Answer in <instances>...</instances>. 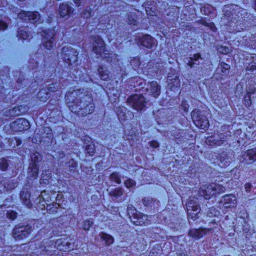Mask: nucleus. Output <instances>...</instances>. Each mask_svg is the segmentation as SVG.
Segmentation results:
<instances>
[{"mask_svg": "<svg viewBox=\"0 0 256 256\" xmlns=\"http://www.w3.org/2000/svg\"><path fill=\"white\" fill-rule=\"evenodd\" d=\"M149 218L148 215L136 212L134 214H132V216H131L130 218L132 222L136 226H146L150 224Z\"/></svg>", "mask_w": 256, "mask_h": 256, "instance_id": "nucleus-13", "label": "nucleus"}, {"mask_svg": "<svg viewBox=\"0 0 256 256\" xmlns=\"http://www.w3.org/2000/svg\"><path fill=\"white\" fill-rule=\"evenodd\" d=\"M128 102L134 109L139 111L145 107L146 100L142 94H134L130 96Z\"/></svg>", "mask_w": 256, "mask_h": 256, "instance_id": "nucleus-11", "label": "nucleus"}, {"mask_svg": "<svg viewBox=\"0 0 256 256\" xmlns=\"http://www.w3.org/2000/svg\"><path fill=\"white\" fill-rule=\"evenodd\" d=\"M254 92H248L244 98V104L246 106L249 107L252 104L251 96Z\"/></svg>", "mask_w": 256, "mask_h": 256, "instance_id": "nucleus-44", "label": "nucleus"}, {"mask_svg": "<svg viewBox=\"0 0 256 256\" xmlns=\"http://www.w3.org/2000/svg\"><path fill=\"white\" fill-rule=\"evenodd\" d=\"M125 186L129 188L134 186L136 185V182L132 179H128L124 182Z\"/></svg>", "mask_w": 256, "mask_h": 256, "instance_id": "nucleus-52", "label": "nucleus"}, {"mask_svg": "<svg viewBox=\"0 0 256 256\" xmlns=\"http://www.w3.org/2000/svg\"><path fill=\"white\" fill-rule=\"evenodd\" d=\"M9 164L8 160L5 158L0 160V168L2 171H6L8 169Z\"/></svg>", "mask_w": 256, "mask_h": 256, "instance_id": "nucleus-47", "label": "nucleus"}, {"mask_svg": "<svg viewBox=\"0 0 256 256\" xmlns=\"http://www.w3.org/2000/svg\"><path fill=\"white\" fill-rule=\"evenodd\" d=\"M176 256H188V255L185 250H182L176 252Z\"/></svg>", "mask_w": 256, "mask_h": 256, "instance_id": "nucleus-64", "label": "nucleus"}, {"mask_svg": "<svg viewBox=\"0 0 256 256\" xmlns=\"http://www.w3.org/2000/svg\"><path fill=\"white\" fill-rule=\"evenodd\" d=\"M18 106L20 109V112H22V114L28 110V107L26 105H20Z\"/></svg>", "mask_w": 256, "mask_h": 256, "instance_id": "nucleus-60", "label": "nucleus"}, {"mask_svg": "<svg viewBox=\"0 0 256 256\" xmlns=\"http://www.w3.org/2000/svg\"><path fill=\"white\" fill-rule=\"evenodd\" d=\"M6 217L11 220H14L17 217V213L14 211H8Z\"/></svg>", "mask_w": 256, "mask_h": 256, "instance_id": "nucleus-55", "label": "nucleus"}, {"mask_svg": "<svg viewBox=\"0 0 256 256\" xmlns=\"http://www.w3.org/2000/svg\"><path fill=\"white\" fill-rule=\"evenodd\" d=\"M110 196L118 200V202H122L124 200L122 196L124 195V190L122 188L119 187L112 189L109 192Z\"/></svg>", "mask_w": 256, "mask_h": 256, "instance_id": "nucleus-23", "label": "nucleus"}, {"mask_svg": "<svg viewBox=\"0 0 256 256\" xmlns=\"http://www.w3.org/2000/svg\"><path fill=\"white\" fill-rule=\"evenodd\" d=\"M100 238L104 241L106 246H110L114 242L113 237L105 232H102L100 234Z\"/></svg>", "mask_w": 256, "mask_h": 256, "instance_id": "nucleus-30", "label": "nucleus"}, {"mask_svg": "<svg viewBox=\"0 0 256 256\" xmlns=\"http://www.w3.org/2000/svg\"><path fill=\"white\" fill-rule=\"evenodd\" d=\"M40 60H43V56L41 55L40 54L37 53L34 55L32 56L30 58V63L34 64V66H30L32 68V70L36 68L40 61Z\"/></svg>", "mask_w": 256, "mask_h": 256, "instance_id": "nucleus-28", "label": "nucleus"}, {"mask_svg": "<svg viewBox=\"0 0 256 256\" xmlns=\"http://www.w3.org/2000/svg\"><path fill=\"white\" fill-rule=\"evenodd\" d=\"M133 81L136 82V84H134V86L138 87L136 88V89L140 90L141 88L142 89L144 88V87L142 86L144 82V80L140 79V78H134Z\"/></svg>", "mask_w": 256, "mask_h": 256, "instance_id": "nucleus-46", "label": "nucleus"}, {"mask_svg": "<svg viewBox=\"0 0 256 256\" xmlns=\"http://www.w3.org/2000/svg\"><path fill=\"white\" fill-rule=\"evenodd\" d=\"M42 160V156L38 152L33 153L31 156V161L30 164H36Z\"/></svg>", "mask_w": 256, "mask_h": 256, "instance_id": "nucleus-40", "label": "nucleus"}, {"mask_svg": "<svg viewBox=\"0 0 256 256\" xmlns=\"http://www.w3.org/2000/svg\"><path fill=\"white\" fill-rule=\"evenodd\" d=\"M237 203L236 196L232 194H226L222 196L220 201V204L226 208L234 207Z\"/></svg>", "mask_w": 256, "mask_h": 256, "instance_id": "nucleus-17", "label": "nucleus"}, {"mask_svg": "<svg viewBox=\"0 0 256 256\" xmlns=\"http://www.w3.org/2000/svg\"><path fill=\"white\" fill-rule=\"evenodd\" d=\"M30 127L29 122L24 118H18L10 124V128L14 132H22Z\"/></svg>", "mask_w": 256, "mask_h": 256, "instance_id": "nucleus-12", "label": "nucleus"}, {"mask_svg": "<svg viewBox=\"0 0 256 256\" xmlns=\"http://www.w3.org/2000/svg\"><path fill=\"white\" fill-rule=\"evenodd\" d=\"M69 168L70 172H75L76 170L78 167V164L76 162H75L73 159H72L69 162Z\"/></svg>", "mask_w": 256, "mask_h": 256, "instance_id": "nucleus-50", "label": "nucleus"}, {"mask_svg": "<svg viewBox=\"0 0 256 256\" xmlns=\"http://www.w3.org/2000/svg\"><path fill=\"white\" fill-rule=\"evenodd\" d=\"M46 210L50 214H54L58 212L60 208V204L58 202H53L50 204H47Z\"/></svg>", "mask_w": 256, "mask_h": 256, "instance_id": "nucleus-32", "label": "nucleus"}, {"mask_svg": "<svg viewBox=\"0 0 256 256\" xmlns=\"http://www.w3.org/2000/svg\"><path fill=\"white\" fill-rule=\"evenodd\" d=\"M50 97V92L46 89H42L38 94V98L40 102H46Z\"/></svg>", "mask_w": 256, "mask_h": 256, "instance_id": "nucleus-29", "label": "nucleus"}, {"mask_svg": "<svg viewBox=\"0 0 256 256\" xmlns=\"http://www.w3.org/2000/svg\"><path fill=\"white\" fill-rule=\"evenodd\" d=\"M42 36V45L46 50H50L53 48L54 34L52 30L43 31Z\"/></svg>", "mask_w": 256, "mask_h": 256, "instance_id": "nucleus-18", "label": "nucleus"}, {"mask_svg": "<svg viewBox=\"0 0 256 256\" xmlns=\"http://www.w3.org/2000/svg\"><path fill=\"white\" fill-rule=\"evenodd\" d=\"M18 17L25 22H30L35 24L40 22V15L37 12H30L22 10L18 14Z\"/></svg>", "mask_w": 256, "mask_h": 256, "instance_id": "nucleus-10", "label": "nucleus"}, {"mask_svg": "<svg viewBox=\"0 0 256 256\" xmlns=\"http://www.w3.org/2000/svg\"><path fill=\"white\" fill-rule=\"evenodd\" d=\"M74 8L68 3L63 2L60 4L58 9V12L60 17L68 19L69 18L70 16L73 13Z\"/></svg>", "mask_w": 256, "mask_h": 256, "instance_id": "nucleus-20", "label": "nucleus"}, {"mask_svg": "<svg viewBox=\"0 0 256 256\" xmlns=\"http://www.w3.org/2000/svg\"><path fill=\"white\" fill-rule=\"evenodd\" d=\"M66 104L71 112L78 116H85L93 113L95 105L92 96L81 90L68 92L65 96Z\"/></svg>", "mask_w": 256, "mask_h": 256, "instance_id": "nucleus-1", "label": "nucleus"}, {"mask_svg": "<svg viewBox=\"0 0 256 256\" xmlns=\"http://www.w3.org/2000/svg\"><path fill=\"white\" fill-rule=\"evenodd\" d=\"M128 22L129 24L133 25L134 29H138V27L137 26V16L134 14H130L128 15Z\"/></svg>", "mask_w": 256, "mask_h": 256, "instance_id": "nucleus-37", "label": "nucleus"}, {"mask_svg": "<svg viewBox=\"0 0 256 256\" xmlns=\"http://www.w3.org/2000/svg\"><path fill=\"white\" fill-rule=\"evenodd\" d=\"M92 12V9L88 7V8H86V9L84 12L82 13V16L84 17V18H89L91 16Z\"/></svg>", "mask_w": 256, "mask_h": 256, "instance_id": "nucleus-56", "label": "nucleus"}, {"mask_svg": "<svg viewBox=\"0 0 256 256\" xmlns=\"http://www.w3.org/2000/svg\"><path fill=\"white\" fill-rule=\"evenodd\" d=\"M8 184L7 186H4V188H6L7 190H12L17 186V184L14 182L12 180H8Z\"/></svg>", "mask_w": 256, "mask_h": 256, "instance_id": "nucleus-57", "label": "nucleus"}, {"mask_svg": "<svg viewBox=\"0 0 256 256\" xmlns=\"http://www.w3.org/2000/svg\"><path fill=\"white\" fill-rule=\"evenodd\" d=\"M192 118L194 124L203 130H206L209 128V122L207 118L202 114V112L197 108L191 112Z\"/></svg>", "mask_w": 256, "mask_h": 256, "instance_id": "nucleus-6", "label": "nucleus"}, {"mask_svg": "<svg viewBox=\"0 0 256 256\" xmlns=\"http://www.w3.org/2000/svg\"><path fill=\"white\" fill-rule=\"evenodd\" d=\"M171 76H168V81L170 84H172V86L178 87L180 86V81L178 76H176L174 78H170Z\"/></svg>", "mask_w": 256, "mask_h": 256, "instance_id": "nucleus-42", "label": "nucleus"}, {"mask_svg": "<svg viewBox=\"0 0 256 256\" xmlns=\"http://www.w3.org/2000/svg\"><path fill=\"white\" fill-rule=\"evenodd\" d=\"M62 58L65 64L68 66H75L78 61V52L70 46H64L62 49Z\"/></svg>", "mask_w": 256, "mask_h": 256, "instance_id": "nucleus-3", "label": "nucleus"}, {"mask_svg": "<svg viewBox=\"0 0 256 256\" xmlns=\"http://www.w3.org/2000/svg\"><path fill=\"white\" fill-rule=\"evenodd\" d=\"M85 149L86 154H88L90 156H92L95 154L94 146L92 142L86 145Z\"/></svg>", "mask_w": 256, "mask_h": 256, "instance_id": "nucleus-43", "label": "nucleus"}, {"mask_svg": "<svg viewBox=\"0 0 256 256\" xmlns=\"http://www.w3.org/2000/svg\"><path fill=\"white\" fill-rule=\"evenodd\" d=\"M38 166L36 164H30L28 169V176L36 179L38 174Z\"/></svg>", "mask_w": 256, "mask_h": 256, "instance_id": "nucleus-26", "label": "nucleus"}, {"mask_svg": "<svg viewBox=\"0 0 256 256\" xmlns=\"http://www.w3.org/2000/svg\"><path fill=\"white\" fill-rule=\"evenodd\" d=\"M213 10V7L210 5H206L201 8L200 12L202 14L208 16Z\"/></svg>", "mask_w": 256, "mask_h": 256, "instance_id": "nucleus-41", "label": "nucleus"}, {"mask_svg": "<svg viewBox=\"0 0 256 256\" xmlns=\"http://www.w3.org/2000/svg\"><path fill=\"white\" fill-rule=\"evenodd\" d=\"M38 200L39 201L38 204V207L42 210H44L46 208V204H48V202H44V200Z\"/></svg>", "mask_w": 256, "mask_h": 256, "instance_id": "nucleus-58", "label": "nucleus"}, {"mask_svg": "<svg viewBox=\"0 0 256 256\" xmlns=\"http://www.w3.org/2000/svg\"><path fill=\"white\" fill-rule=\"evenodd\" d=\"M142 203L145 206L156 208L159 206L160 202L158 200L154 199L151 197H146L143 198Z\"/></svg>", "mask_w": 256, "mask_h": 256, "instance_id": "nucleus-25", "label": "nucleus"}, {"mask_svg": "<svg viewBox=\"0 0 256 256\" xmlns=\"http://www.w3.org/2000/svg\"><path fill=\"white\" fill-rule=\"evenodd\" d=\"M18 36L22 40H30V39L32 38V34L24 30L20 29H19V30L18 31Z\"/></svg>", "mask_w": 256, "mask_h": 256, "instance_id": "nucleus-34", "label": "nucleus"}, {"mask_svg": "<svg viewBox=\"0 0 256 256\" xmlns=\"http://www.w3.org/2000/svg\"><path fill=\"white\" fill-rule=\"evenodd\" d=\"M256 160V147L244 152L240 158V161L244 164H250Z\"/></svg>", "mask_w": 256, "mask_h": 256, "instance_id": "nucleus-15", "label": "nucleus"}, {"mask_svg": "<svg viewBox=\"0 0 256 256\" xmlns=\"http://www.w3.org/2000/svg\"><path fill=\"white\" fill-rule=\"evenodd\" d=\"M209 230H210L204 228H192L190 230L188 235L196 240H198L203 237Z\"/></svg>", "mask_w": 256, "mask_h": 256, "instance_id": "nucleus-22", "label": "nucleus"}, {"mask_svg": "<svg viewBox=\"0 0 256 256\" xmlns=\"http://www.w3.org/2000/svg\"><path fill=\"white\" fill-rule=\"evenodd\" d=\"M8 146L10 148H15L22 144V140L17 138H12L8 140Z\"/></svg>", "mask_w": 256, "mask_h": 256, "instance_id": "nucleus-36", "label": "nucleus"}, {"mask_svg": "<svg viewBox=\"0 0 256 256\" xmlns=\"http://www.w3.org/2000/svg\"><path fill=\"white\" fill-rule=\"evenodd\" d=\"M144 85L146 87L144 91L146 92V94L155 98L160 96L161 90L160 86L156 82L152 81L146 84H144Z\"/></svg>", "mask_w": 256, "mask_h": 256, "instance_id": "nucleus-14", "label": "nucleus"}, {"mask_svg": "<svg viewBox=\"0 0 256 256\" xmlns=\"http://www.w3.org/2000/svg\"><path fill=\"white\" fill-rule=\"evenodd\" d=\"M30 194L26 190H23L21 191L20 194V199L22 202V203L26 205L28 208H30L32 206V204L30 201Z\"/></svg>", "mask_w": 256, "mask_h": 256, "instance_id": "nucleus-24", "label": "nucleus"}, {"mask_svg": "<svg viewBox=\"0 0 256 256\" xmlns=\"http://www.w3.org/2000/svg\"><path fill=\"white\" fill-rule=\"evenodd\" d=\"M150 146L153 148H158L159 147L160 144L156 140H152L148 142Z\"/></svg>", "mask_w": 256, "mask_h": 256, "instance_id": "nucleus-61", "label": "nucleus"}, {"mask_svg": "<svg viewBox=\"0 0 256 256\" xmlns=\"http://www.w3.org/2000/svg\"><path fill=\"white\" fill-rule=\"evenodd\" d=\"M226 188L216 183H212L200 188V193L206 199H209L212 196L224 192Z\"/></svg>", "mask_w": 256, "mask_h": 256, "instance_id": "nucleus-5", "label": "nucleus"}, {"mask_svg": "<svg viewBox=\"0 0 256 256\" xmlns=\"http://www.w3.org/2000/svg\"><path fill=\"white\" fill-rule=\"evenodd\" d=\"M92 52L97 55L104 57L103 55L106 54V46L103 40L99 36H94L92 37Z\"/></svg>", "mask_w": 256, "mask_h": 256, "instance_id": "nucleus-9", "label": "nucleus"}, {"mask_svg": "<svg viewBox=\"0 0 256 256\" xmlns=\"http://www.w3.org/2000/svg\"><path fill=\"white\" fill-rule=\"evenodd\" d=\"M55 192L52 194V192L48 193L46 191L44 190L41 192L40 196H39L38 200H44L45 202H50L52 200V198H55Z\"/></svg>", "mask_w": 256, "mask_h": 256, "instance_id": "nucleus-27", "label": "nucleus"}, {"mask_svg": "<svg viewBox=\"0 0 256 256\" xmlns=\"http://www.w3.org/2000/svg\"><path fill=\"white\" fill-rule=\"evenodd\" d=\"M224 16L231 22H238L240 19L246 18L248 12L246 10L236 4L225 5L223 8Z\"/></svg>", "mask_w": 256, "mask_h": 256, "instance_id": "nucleus-2", "label": "nucleus"}, {"mask_svg": "<svg viewBox=\"0 0 256 256\" xmlns=\"http://www.w3.org/2000/svg\"><path fill=\"white\" fill-rule=\"evenodd\" d=\"M58 89V84L57 83L50 84L48 87V90L50 92H56Z\"/></svg>", "mask_w": 256, "mask_h": 256, "instance_id": "nucleus-51", "label": "nucleus"}, {"mask_svg": "<svg viewBox=\"0 0 256 256\" xmlns=\"http://www.w3.org/2000/svg\"><path fill=\"white\" fill-rule=\"evenodd\" d=\"M8 24L4 21L0 20V30H4L8 28Z\"/></svg>", "mask_w": 256, "mask_h": 256, "instance_id": "nucleus-62", "label": "nucleus"}, {"mask_svg": "<svg viewBox=\"0 0 256 256\" xmlns=\"http://www.w3.org/2000/svg\"><path fill=\"white\" fill-rule=\"evenodd\" d=\"M110 180L118 184H121L120 176L116 172H114L110 175Z\"/></svg>", "mask_w": 256, "mask_h": 256, "instance_id": "nucleus-39", "label": "nucleus"}, {"mask_svg": "<svg viewBox=\"0 0 256 256\" xmlns=\"http://www.w3.org/2000/svg\"><path fill=\"white\" fill-rule=\"evenodd\" d=\"M70 240L68 238L58 239L55 242L54 246L60 250L64 252L70 251L74 248L71 242H70Z\"/></svg>", "mask_w": 256, "mask_h": 256, "instance_id": "nucleus-16", "label": "nucleus"}, {"mask_svg": "<svg viewBox=\"0 0 256 256\" xmlns=\"http://www.w3.org/2000/svg\"><path fill=\"white\" fill-rule=\"evenodd\" d=\"M126 109L124 107L119 106L116 108V112L120 122L125 120L126 118Z\"/></svg>", "mask_w": 256, "mask_h": 256, "instance_id": "nucleus-35", "label": "nucleus"}, {"mask_svg": "<svg viewBox=\"0 0 256 256\" xmlns=\"http://www.w3.org/2000/svg\"><path fill=\"white\" fill-rule=\"evenodd\" d=\"M98 72L102 80H108L109 78V74L106 68L102 66H100L98 68Z\"/></svg>", "mask_w": 256, "mask_h": 256, "instance_id": "nucleus-33", "label": "nucleus"}, {"mask_svg": "<svg viewBox=\"0 0 256 256\" xmlns=\"http://www.w3.org/2000/svg\"><path fill=\"white\" fill-rule=\"evenodd\" d=\"M138 212L132 204H128L127 208V212L129 216V218L131 216H132V214H134V212Z\"/></svg>", "mask_w": 256, "mask_h": 256, "instance_id": "nucleus-53", "label": "nucleus"}, {"mask_svg": "<svg viewBox=\"0 0 256 256\" xmlns=\"http://www.w3.org/2000/svg\"><path fill=\"white\" fill-rule=\"evenodd\" d=\"M93 222L90 220H84L83 222L82 227L84 230H88L92 226Z\"/></svg>", "mask_w": 256, "mask_h": 256, "instance_id": "nucleus-49", "label": "nucleus"}, {"mask_svg": "<svg viewBox=\"0 0 256 256\" xmlns=\"http://www.w3.org/2000/svg\"><path fill=\"white\" fill-rule=\"evenodd\" d=\"M219 213V212L215 208L212 207L209 208L207 216L209 218H214L218 216Z\"/></svg>", "mask_w": 256, "mask_h": 256, "instance_id": "nucleus-48", "label": "nucleus"}, {"mask_svg": "<svg viewBox=\"0 0 256 256\" xmlns=\"http://www.w3.org/2000/svg\"><path fill=\"white\" fill-rule=\"evenodd\" d=\"M188 218L195 220L198 218L200 211L198 199L196 197H190L186 204Z\"/></svg>", "mask_w": 256, "mask_h": 256, "instance_id": "nucleus-4", "label": "nucleus"}, {"mask_svg": "<svg viewBox=\"0 0 256 256\" xmlns=\"http://www.w3.org/2000/svg\"><path fill=\"white\" fill-rule=\"evenodd\" d=\"M220 160L222 164V166H224L228 165L230 162V159L228 156H226L223 160L221 158Z\"/></svg>", "mask_w": 256, "mask_h": 256, "instance_id": "nucleus-59", "label": "nucleus"}, {"mask_svg": "<svg viewBox=\"0 0 256 256\" xmlns=\"http://www.w3.org/2000/svg\"><path fill=\"white\" fill-rule=\"evenodd\" d=\"M230 66L224 62H220L216 70V74L220 75V78L226 77L229 74Z\"/></svg>", "mask_w": 256, "mask_h": 256, "instance_id": "nucleus-21", "label": "nucleus"}, {"mask_svg": "<svg viewBox=\"0 0 256 256\" xmlns=\"http://www.w3.org/2000/svg\"><path fill=\"white\" fill-rule=\"evenodd\" d=\"M138 42L140 45L142 46L148 48H151L155 45L156 41V39L150 35L146 34L142 37L138 38Z\"/></svg>", "mask_w": 256, "mask_h": 256, "instance_id": "nucleus-19", "label": "nucleus"}, {"mask_svg": "<svg viewBox=\"0 0 256 256\" xmlns=\"http://www.w3.org/2000/svg\"><path fill=\"white\" fill-rule=\"evenodd\" d=\"M188 58L195 62H200V60H203V58L202 57L200 54L199 52L194 54L192 56H189Z\"/></svg>", "mask_w": 256, "mask_h": 256, "instance_id": "nucleus-45", "label": "nucleus"}, {"mask_svg": "<svg viewBox=\"0 0 256 256\" xmlns=\"http://www.w3.org/2000/svg\"><path fill=\"white\" fill-rule=\"evenodd\" d=\"M51 178V173L49 170H44L42 174L40 182L46 183L48 182V180Z\"/></svg>", "mask_w": 256, "mask_h": 256, "instance_id": "nucleus-38", "label": "nucleus"}, {"mask_svg": "<svg viewBox=\"0 0 256 256\" xmlns=\"http://www.w3.org/2000/svg\"><path fill=\"white\" fill-rule=\"evenodd\" d=\"M160 253L156 252V248H152L149 254V256H160Z\"/></svg>", "mask_w": 256, "mask_h": 256, "instance_id": "nucleus-63", "label": "nucleus"}, {"mask_svg": "<svg viewBox=\"0 0 256 256\" xmlns=\"http://www.w3.org/2000/svg\"><path fill=\"white\" fill-rule=\"evenodd\" d=\"M20 109L18 106H16L14 108L7 110L4 112V115L6 116H16L22 114V112H20Z\"/></svg>", "mask_w": 256, "mask_h": 256, "instance_id": "nucleus-31", "label": "nucleus"}, {"mask_svg": "<svg viewBox=\"0 0 256 256\" xmlns=\"http://www.w3.org/2000/svg\"><path fill=\"white\" fill-rule=\"evenodd\" d=\"M30 226H16L12 230V236L16 240H21L28 238L32 232Z\"/></svg>", "mask_w": 256, "mask_h": 256, "instance_id": "nucleus-8", "label": "nucleus"}, {"mask_svg": "<svg viewBox=\"0 0 256 256\" xmlns=\"http://www.w3.org/2000/svg\"><path fill=\"white\" fill-rule=\"evenodd\" d=\"M246 72H248L247 74H250L256 70V64L250 65L248 64L246 68Z\"/></svg>", "mask_w": 256, "mask_h": 256, "instance_id": "nucleus-54", "label": "nucleus"}, {"mask_svg": "<svg viewBox=\"0 0 256 256\" xmlns=\"http://www.w3.org/2000/svg\"><path fill=\"white\" fill-rule=\"evenodd\" d=\"M228 136V132L224 133L216 132V135L209 136L206 139V143L212 147L220 146L226 142Z\"/></svg>", "mask_w": 256, "mask_h": 256, "instance_id": "nucleus-7", "label": "nucleus"}]
</instances>
